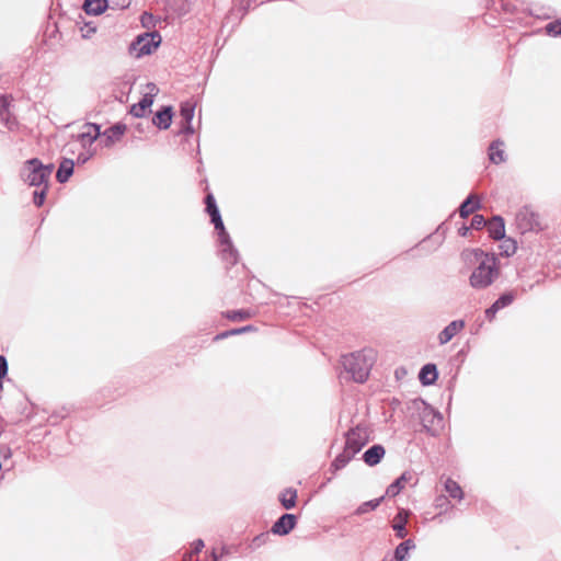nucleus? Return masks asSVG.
Segmentation results:
<instances>
[{
  "label": "nucleus",
  "mask_w": 561,
  "mask_h": 561,
  "mask_svg": "<svg viewBox=\"0 0 561 561\" xmlns=\"http://www.w3.org/2000/svg\"><path fill=\"white\" fill-rule=\"evenodd\" d=\"M473 255L477 266L470 274L469 284L477 290L491 286L500 276L499 260L495 254L474 249L470 252Z\"/></svg>",
  "instance_id": "obj_1"
},
{
  "label": "nucleus",
  "mask_w": 561,
  "mask_h": 561,
  "mask_svg": "<svg viewBox=\"0 0 561 561\" xmlns=\"http://www.w3.org/2000/svg\"><path fill=\"white\" fill-rule=\"evenodd\" d=\"M376 359L377 352L374 348L366 347L343 356L342 365L354 381L363 383L367 380Z\"/></svg>",
  "instance_id": "obj_2"
},
{
  "label": "nucleus",
  "mask_w": 561,
  "mask_h": 561,
  "mask_svg": "<svg viewBox=\"0 0 561 561\" xmlns=\"http://www.w3.org/2000/svg\"><path fill=\"white\" fill-rule=\"evenodd\" d=\"M54 165H44L38 159L27 160L22 169V178L31 186L48 187V180L53 173Z\"/></svg>",
  "instance_id": "obj_3"
},
{
  "label": "nucleus",
  "mask_w": 561,
  "mask_h": 561,
  "mask_svg": "<svg viewBox=\"0 0 561 561\" xmlns=\"http://www.w3.org/2000/svg\"><path fill=\"white\" fill-rule=\"evenodd\" d=\"M161 43V35L158 32L145 33L137 36L130 44V53L136 57L150 55Z\"/></svg>",
  "instance_id": "obj_4"
},
{
  "label": "nucleus",
  "mask_w": 561,
  "mask_h": 561,
  "mask_svg": "<svg viewBox=\"0 0 561 561\" xmlns=\"http://www.w3.org/2000/svg\"><path fill=\"white\" fill-rule=\"evenodd\" d=\"M515 224L520 233L531 231L538 232L543 229L539 215L527 206L517 211L515 216Z\"/></svg>",
  "instance_id": "obj_5"
},
{
  "label": "nucleus",
  "mask_w": 561,
  "mask_h": 561,
  "mask_svg": "<svg viewBox=\"0 0 561 561\" xmlns=\"http://www.w3.org/2000/svg\"><path fill=\"white\" fill-rule=\"evenodd\" d=\"M444 430V417L440 412L423 400V432L437 436Z\"/></svg>",
  "instance_id": "obj_6"
},
{
  "label": "nucleus",
  "mask_w": 561,
  "mask_h": 561,
  "mask_svg": "<svg viewBox=\"0 0 561 561\" xmlns=\"http://www.w3.org/2000/svg\"><path fill=\"white\" fill-rule=\"evenodd\" d=\"M517 295L518 294L516 289L501 294L500 297L485 310V318L489 321H492L500 310L511 306L514 302V300L517 298Z\"/></svg>",
  "instance_id": "obj_7"
},
{
  "label": "nucleus",
  "mask_w": 561,
  "mask_h": 561,
  "mask_svg": "<svg viewBox=\"0 0 561 561\" xmlns=\"http://www.w3.org/2000/svg\"><path fill=\"white\" fill-rule=\"evenodd\" d=\"M100 136V126L96 124H85L83 126V130L78 135L76 141L70 142L69 147L81 146L82 148H87L91 146L96 138Z\"/></svg>",
  "instance_id": "obj_8"
},
{
  "label": "nucleus",
  "mask_w": 561,
  "mask_h": 561,
  "mask_svg": "<svg viewBox=\"0 0 561 561\" xmlns=\"http://www.w3.org/2000/svg\"><path fill=\"white\" fill-rule=\"evenodd\" d=\"M149 92L144 95V98L130 107L129 113L135 117H144L146 115L147 110L153 103V95L158 92L156 84H148Z\"/></svg>",
  "instance_id": "obj_9"
},
{
  "label": "nucleus",
  "mask_w": 561,
  "mask_h": 561,
  "mask_svg": "<svg viewBox=\"0 0 561 561\" xmlns=\"http://www.w3.org/2000/svg\"><path fill=\"white\" fill-rule=\"evenodd\" d=\"M195 103L192 101H186L181 105L180 116H181V128L185 134H193L192 121L194 117Z\"/></svg>",
  "instance_id": "obj_10"
},
{
  "label": "nucleus",
  "mask_w": 561,
  "mask_h": 561,
  "mask_svg": "<svg viewBox=\"0 0 561 561\" xmlns=\"http://www.w3.org/2000/svg\"><path fill=\"white\" fill-rule=\"evenodd\" d=\"M365 445V439H363L358 430H352L347 433L345 447L351 456H355Z\"/></svg>",
  "instance_id": "obj_11"
},
{
  "label": "nucleus",
  "mask_w": 561,
  "mask_h": 561,
  "mask_svg": "<svg viewBox=\"0 0 561 561\" xmlns=\"http://www.w3.org/2000/svg\"><path fill=\"white\" fill-rule=\"evenodd\" d=\"M296 525V516L293 514L282 515L273 525L272 531L277 535H287Z\"/></svg>",
  "instance_id": "obj_12"
},
{
  "label": "nucleus",
  "mask_w": 561,
  "mask_h": 561,
  "mask_svg": "<svg viewBox=\"0 0 561 561\" xmlns=\"http://www.w3.org/2000/svg\"><path fill=\"white\" fill-rule=\"evenodd\" d=\"M490 237L494 240H502L505 237V222L501 216H493L486 224Z\"/></svg>",
  "instance_id": "obj_13"
},
{
  "label": "nucleus",
  "mask_w": 561,
  "mask_h": 561,
  "mask_svg": "<svg viewBox=\"0 0 561 561\" xmlns=\"http://www.w3.org/2000/svg\"><path fill=\"white\" fill-rule=\"evenodd\" d=\"M465 328L463 320L451 321L440 333L438 334L439 344L448 343L458 332Z\"/></svg>",
  "instance_id": "obj_14"
},
{
  "label": "nucleus",
  "mask_w": 561,
  "mask_h": 561,
  "mask_svg": "<svg viewBox=\"0 0 561 561\" xmlns=\"http://www.w3.org/2000/svg\"><path fill=\"white\" fill-rule=\"evenodd\" d=\"M481 207V202L474 194H470L459 206L458 211L461 218H467Z\"/></svg>",
  "instance_id": "obj_15"
},
{
  "label": "nucleus",
  "mask_w": 561,
  "mask_h": 561,
  "mask_svg": "<svg viewBox=\"0 0 561 561\" xmlns=\"http://www.w3.org/2000/svg\"><path fill=\"white\" fill-rule=\"evenodd\" d=\"M221 256L230 265H234L238 262V252L233 248L230 238L227 237V241H220Z\"/></svg>",
  "instance_id": "obj_16"
},
{
  "label": "nucleus",
  "mask_w": 561,
  "mask_h": 561,
  "mask_svg": "<svg viewBox=\"0 0 561 561\" xmlns=\"http://www.w3.org/2000/svg\"><path fill=\"white\" fill-rule=\"evenodd\" d=\"M385 455V448L381 445H374L367 449L364 455V461L369 466L377 465Z\"/></svg>",
  "instance_id": "obj_17"
},
{
  "label": "nucleus",
  "mask_w": 561,
  "mask_h": 561,
  "mask_svg": "<svg viewBox=\"0 0 561 561\" xmlns=\"http://www.w3.org/2000/svg\"><path fill=\"white\" fill-rule=\"evenodd\" d=\"M107 8V0H84L83 10L87 14L99 15Z\"/></svg>",
  "instance_id": "obj_18"
},
{
  "label": "nucleus",
  "mask_w": 561,
  "mask_h": 561,
  "mask_svg": "<svg viewBox=\"0 0 561 561\" xmlns=\"http://www.w3.org/2000/svg\"><path fill=\"white\" fill-rule=\"evenodd\" d=\"M152 122L161 129L169 128L172 122V108L170 106L163 107L156 114Z\"/></svg>",
  "instance_id": "obj_19"
},
{
  "label": "nucleus",
  "mask_w": 561,
  "mask_h": 561,
  "mask_svg": "<svg viewBox=\"0 0 561 561\" xmlns=\"http://www.w3.org/2000/svg\"><path fill=\"white\" fill-rule=\"evenodd\" d=\"M75 162L72 159H64L57 170L56 178L58 182L65 183L73 173Z\"/></svg>",
  "instance_id": "obj_20"
},
{
  "label": "nucleus",
  "mask_w": 561,
  "mask_h": 561,
  "mask_svg": "<svg viewBox=\"0 0 561 561\" xmlns=\"http://www.w3.org/2000/svg\"><path fill=\"white\" fill-rule=\"evenodd\" d=\"M408 512L401 510L393 519L392 528L396 531L397 537L404 538L407 536L405 524L408 520Z\"/></svg>",
  "instance_id": "obj_21"
},
{
  "label": "nucleus",
  "mask_w": 561,
  "mask_h": 561,
  "mask_svg": "<svg viewBox=\"0 0 561 561\" xmlns=\"http://www.w3.org/2000/svg\"><path fill=\"white\" fill-rule=\"evenodd\" d=\"M503 142L495 140L489 147V159L492 163L499 164L505 161L504 150L501 148Z\"/></svg>",
  "instance_id": "obj_22"
},
{
  "label": "nucleus",
  "mask_w": 561,
  "mask_h": 561,
  "mask_svg": "<svg viewBox=\"0 0 561 561\" xmlns=\"http://www.w3.org/2000/svg\"><path fill=\"white\" fill-rule=\"evenodd\" d=\"M444 490L449 497L460 501L463 497V491L460 485L450 478L444 481Z\"/></svg>",
  "instance_id": "obj_23"
},
{
  "label": "nucleus",
  "mask_w": 561,
  "mask_h": 561,
  "mask_svg": "<svg viewBox=\"0 0 561 561\" xmlns=\"http://www.w3.org/2000/svg\"><path fill=\"white\" fill-rule=\"evenodd\" d=\"M416 546L411 539L401 542L394 550V560L405 561L409 556V552L411 550H414Z\"/></svg>",
  "instance_id": "obj_24"
},
{
  "label": "nucleus",
  "mask_w": 561,
  "mask_h": 561,
  "mask_svg": "<svg viewBox=\"0 0 561 561\" xmlns=\"http://www.w3.org/2000/svg\"><path fill=\"white\" fill-rule=\"evenodd\" d=\"M438 378V371L435 364L423 365V386L433 385Z\"/></svg>",
  "instance_id": "obj_25"
},
{
  "label": "nucleus",
  "mask_w": 561,
  "mask_h": 561,
  "mask_svg": "<svg viewBox=\"0 0 561 561\" xmlns=\"http://www.w3.org/2000/svg\"><path fill=\"white\" fill-rule=\"evenodd\" d=\"M500 241H501V243L499 245L500 255L505 256V257H510L513 254H515V252L517 250V243H516V241L514 239L505 238L504 237Z\"/></svg>",
  "instance_id": "obj_26"
},
{
  "label": "nucleus",
  "mask_w": 561,
  "mask_h": 561,
  "mask_svg": "<svg viewBox=\"0 0 561 561\" xmlns=\"http://www.w3.org/2000/svg\"><path fill=\"white\" fill-rule=\"evenodd\" d=\"M125 125L116 124L110 128H107L104 133L106 136V146L112 145L114 141L118 140L123 134L125 133Z\"/></svg>",
  "instance_id": "obj_27"
},
{
  "label": "nucleus",
  "mask_w": 561,
  "mask_h": 561,
  "mask_svg": "<svg viewBox=\"0 0 561 561\" xmlns=\"http://www.w3.org/2000/svg\"><path fill=\"white\" fill-rule=\"evenodd\" d=\"M297 491L295 489H286L279 495V501L284 508L290 510L296 505Z\"/></svg>",
  "instance_id": "obj_28"
},
{
  "label": "nucleus",
  "mask_w": 561,
  "mask_h": 561,
  "mask_svg": "<svg viewBox=\"0 0 561 561\" xmlns=\"http://www.w3.org/2000/svg\"><path fill=\"white\" fill-rule=\"evenodd\" d=\"M445 238V229L442 226H439L436 231L428 236L427 238H423V243H426V247L430 245V243H433L432 251H434L438 245L442 244Z\"/></svg>",
  "instance_id": "obj_29"
},
{
  "label": "nucleus",
  "mask_w": 561,
  "mask_h": 561,
  "mask_svg": "<svg viewBox=\"0 0 561 561\" xmlns=\"http://www.w3.org/2000/svg\"><path fill=\"white\" fill-rule=\"evenodd\" d=\"M210 218H211V222L214 224L216 230H218L219 240L227 241V237H229V234L227 233V231L224 227V222L221 220V216H220L219 211L211 215Z\"/></svg>",
  "instance_id": "obj_30"
},
{
  "label": "nucleus",
  "mask_w": 561,
  "mask_h": 561,
  "mask_svg": "<svg viewBox=\"0 0 561 561\" xmlns=\"http://www.w3.org/2000/svg\"><path fill=\"white\" fill-rule=\"evenodd\" d=\"M210 218H211V222L214 224L216 230H218L219 240L227 241V237H229V234L227 233V231L224 227V222L221 220V216H220L219 211L211 215Z\"/></svg>",
  "instance_id": "obj_31"
},
{
  "label": "nucleus",
  "mask_w": 561,
  "mask_h": 561,
  "mask_svg": "<svg viewBox=\"0 0 561 561\" xmlns=\"http://www.w3.org/2000/svg\"><path fill=\"white\" fill-rule=\"evenodd\" d=\"M354 456H351V453H348L346 449L343 450L342 454H340L332 462L331 467L333 468L334 471H337V470H341L342 468H344L348 461L353 458Z\"/></svg>",
  "instance_id": "obj_32"
},
{
  "label": "nucleus",
  "mask_w": 561,
  "mask_h": 561,
  "mask_svg": "<svg viewBox=\"0 0 561 561\" xmlns=\"http://www.w3.org/2000/svg\"><path fill=\"white\" fill-rule=\"evenodd\" d=\"M381 500H382V497L378 499V500L368 501V502H365V503L360 504L358 506V508L356 510V514L362 515V514H365V513H367L369 511L375 510L380 504Z\"/></svg>",
  "instance_id": "obj_33"
},
{
  "label": "nucleus",
  "mask_w": 561,
  "mask_h": 561,
  "mask_svg": "<svg viewBox=\"0 0 561 561\" xmlns=\"http://www.w3.org/2000/svg\"><path fill=\"white\" fill-rule=\"evenodd\" d=\"M251 313L247 310L229 311L227 318L231 321H242L249 319Z\"/></svg>",
  "instance_id": "obj_34"
},
{
  "label": "nucleus",
  "mask_w": 561,
  "mask_h": 561,
  "mask_svg": "<svg viewBox=\"0 0 561 561\" xmlns=\"http://www.w3.org/2000/svg\"><path fill=\"white\" fill-rule=\"evenodd\" d=\"M486 224H488V221L485 220V218L482 215L474 214L471 219L470 227H471V229L480 230L483 227H486Z\"/></svg>",
  "instance_id": "obj_35"
},
{
  "label": "nucleus",
  "mask_w": 561,
  "mask_h": 561,
  "mask_svg": "<svg viewBox=\"0 0 561 561\" xmlns=\"http://www.w3.org/2000/svg\"><path fill=\"white\" fill-rule=\"evenodd\" d=\"M546 32L551 36H561V21L548 23L546 25Z\"/></svg>",
  "instance_id": "obj_36"
},
{
  "label": "nucleus",
  "mask_w": 561,
  "mask_h": 561,
  "mask_svg": "<svg viewBox=\"0 0 561 561\" xmlns=\"http://www.w3.org/2000/svg\"><path fill=\"white\" fill-rule=\"evenodd\" d=\"M39 191L34 192L33 201L36 206H42L45 199L47 187L45 185L39 186Z\"/></svg>",
  "instance_id": "obj_37"
},
{
  "label": "nucleus",
  "mask_w": 561,
  "mask_h": 561,
  "mask_svg": "<svg viewBox=\"0 0 561 561\" xmlns=\"http://www.w3.org/2000/svg\"><path fill=\"white\" fill-rule=\"evenodd\" d=\"M403 488L404 485L397 479L387 488L386 494L388 496H396Z\"/></svg>",
  "instance_id": "obj_38"
},
{
  "label": "nucleus",
  "mask_w": 561,
  "mask_h": 561,
  "mask_svg": "<svg viewBox=\"0 0 561 561\" xmlns=\"http://www.w3.org/2000/svg\"><path fill=\"white\" fill-rule=\"evenodd\" d=\"M206 210L209 214V216L219 211L215 198L211 194H208L206 196Z\"/></svg>",
  "instance_id": "obj_39"
},
{
  "label": "nucleus",
  "mask_w": 561,
  "mask_h": 561,
  "mask_svg": "<svg viewBox=\"0 0 561 561\" xmlns=\"http://www.w3.org/2000/svg\"><path fill=\"white\" fill-rule=\"evenodd\" d=\"M398 480L404 485L405 483L408 482H411L412 480H414V484L417 483V479L410 472H404L401 474L400 478H398Z\"/></svg>",
  "instance_id": "obj_40"
},
{
  "label": "nucleus",
  "mask_w": 561,
  "mask_h": 561,
  "mask_svg": "<svg viewBox=\"0 0 561 561\" xmlns=\"http://www.w3.org/2000/svg\"><path fill=\"white\" fill-rule=\"evenodd\" d=\"M8 371V364L4 356L0 355V378H3Z\"/></svg>",
  "instance_id": "obj_41"
},
{
  "label": "nucleus",
  "mask_w": 561,
  "mask_h": 561,
  "mask_svg": "<svg viewBox=\"0 0 561 561\" xmlns=\"http://www.w3.org/2000/svg\"><path fill=\"white\" fill-rule=\"evenodd\" d=\"M449 501L446 496L440 495L435 500V506L438 508L447 507Z\"/></svg>",
  "instance_id": "obj_42"
},
{
  "label": "nucleus",
  "mask_w": 561,
  "mask_h": 561,
  "mask_svg": "<svg viewBox=\"0 0 561 561\" xmlns=\"http://www.w3.org/2000/svg\"><path fill=\"white\" fill-rule=\"evenodd\" d=\"M251 330H252V327L248 325V327H243L241 329L231 330L230 332L222 334V336H227L229 334H239V333L248 332V331H251Z\"/></svg>",
  "instance_id": "obj_43"
},
{
  "label": "nucleus",
  "mask_w": 561,
  "mask_h": 561,
  "mask_svg": "<svg viewBox=\"0 0 561 561\" xmlns=\"http://www.w3.org/2000/svg\"><path fill=\"white\" fill-rule=\"evenodd\" d=\"M204 541L202 539H197L195 542H194V553H198L199 551H202V549L204 548Z\"/></svg>",
  "instance_id": "obj_44"
},
{
  "label": "nucleus",
  "mask_w": 561,
  "mask_h": 561,
  "mask_svg": "<svg viewBox=\"0 0 561 561\" xmlns=\"http://www.w3.org/2000/svg\"><path fill=\"white\" fill-rule=\"evenodd\" d=\"M90 159V154L89 153H80L77 158V162L78 163H85L88 160Z\"/></svg>",
  "instance_id": "obj_45"
},
{
  "label": "nucleus",
  "mask_w": 561,
  "mask_h": 561,
  "mask_svg": "<svg viewBox=\"0 0 561 561\" xmlns=\"http://www.w3.org/2000/svg\"><path fill=\"white\" fill-rule=\"evenodd\" d=\"M471 229V227H468L466 225H462L459 229H458V234L461 236V237H467L469 230Z\"/></svg>",
  "instance_id": "obj_46"
},
{
  "label": "nucleus",
  "mask_w": 561,
  "mask_h": 561,
  "mask_svg": "<svg viewBox=\"0 0 561 561\" xmlns=\"http://www.w3.org/2000/svg\"><path fill=\"white\" fill-rule=\"evenodd\" d=\"M407 374V370L404 368H399L396 370V377L399 379L401 378L402 376H404Z\"/></svg>",
  "instance_id": "obj_47"
},
{
  "label": "nucleus",
  "mask_w": 561,
  "mask_h": 561,
  "mask_svg": "<svg viewBox=\"0 0 561 561\" xmlns=\"http://www.w3.org/2000/svg\"><path fill=\"white\" fill-rule=\"evenodd\" d=\"M211 557H213V561H220L219 556L215 551H213Z\"/></svg>",
  "instance_id": "obj_48"
},
{
  "label": "nucleus",
  "mask_w": 561,
  "mask_h": 561,
  "mask_svg": "<svg viewBox=\"0 0 561 561\" xmlns=\"http://www.w3.org/2000/svg\"><path fill=\"white\" fill-rule=\"evenodd\" d=\"M228 553H229L228 548L227 547H222L220 556H225V554H228Z\"/></svg>",
  "instance_id": "obj_49"
},
{
  "label": "nucleus",
  "mask_w": 561,
  "mask_h": 561,
  "mask_svg": "<svg viewBox=\"0 0 561 561\" xmlns=\"http://www.w3.org/2000/svg\"><path fill=\"white\" fill-rule=\"evenodd\" d=\"M423 244H424V245H422V249H425V248H426V249H428V250H432V248H433V243H430V245H428V247H426V243H423Z\"/></svg>",
  "instance_id": "obj_50"
},
{
  "label": "nucleus",
  "mask_w": 561,
  "mask_h": 561,
  "mask_svg": "<svg viewBox=\"0 0 561 561\" xmlns=\"http://www.w3.org/2000/svg\"><path fill=\"white\" fill-rule=\"evenodd\" d=\"M417 378L421 380V370L417 374Z\"/></svg>",
  "instance_id": "obj_51"
}]
</instances>
